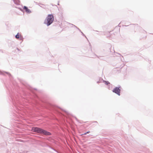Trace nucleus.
Instances as JSON below:
<instances>
[{
	"mask_svg": "<svg viewBox=\"0 0 153 153\" xmlns=\"http://www.w3.org/2000/svg\"><path fill=\"white\" fill-rule=\"evenodd\" d=\"M103 82H104L106 85H108V84H110L109 82L108 81H105V80L103 81Z\"/></svg>",
	"mask_w": 153,
	"mask_h": 153,
	"instance_id": "6",
	"label": "nucleus"
},
{
	"mask_svg": "<svg viewBox=\"0 0 153 153\" xmlns=\"http://www.w3.org/2000/svg\"><path fill=\"white\" fill-rule=\"evenodd\" d=\"M23 9L25 10L26 12L29 13H30V10L26 6H24L23 7Z\"/></svg>",
	"mask_w": 153,
	"mask_h": 153,
	"instance_id": "5",
	"label": "nucleus"
},
{
	"mask_svg": "<svg viewBox=\"0 0 153 153\" xmlns=\"http://www.w3.org/2000/svg\"><path fill=\"white\" fill-rule=\"evenodd\" d=\"M120 90L117 87L115 88L113 91V92L116 93L119 95H120Z\"/></svg>",
	"mask_w": 153,
	"mask_h": 153,
	"instance_id": "3",
	"label": "nucleus"
},
{
	"mask_svg": "<svg viewBox=\"0 0 153 153\" xmlns=\"http://www.w3.org/2000/svg\"><path fill=\"white\" fill-rule=\"evenodd\" d=\"M89 132H90V131H87V132L86 133H84L83 134H84V135H85V134H88V133H89Z\"/></svg>",
	"mask_w": 153,
	"mask_h": 153,
	"instance_id": "7",
	"label": "nucleus"
},
{
	"mask_svg": "<svg viewBox=\"0 0 153 153\" xmlns=\"http://www.w3.org/2000/svg\"><path fill=\"white\" fill-rule=\"evenodd\" d=\"M53 16L52 15H49L45 21V23L48 26H49L53 22Z\"/></svg>",
	"mask_w": 153,
	"mask_h": 153,
	"instance_id": "2",
	"label": "nucleus"
},
{
	"mask_svg": "<svg viewBox=\"0 0 153 153\" xmlns=\"http://www.w3.org/2000/svg\"><path fill=\"white\" fill-rule=\"evenodd\" d=\"M32 130L33 132L43 134L47 135H50L51 134L50 132L38 127H33L32 128Z\"/></svg>",
	"mask_w": 153,
	"mask_h": 153,
	"instance_id": "1",
	"label": "nucleus"
},
{
	"mask_svg": "<svg viewBox=\"0 0 153 153\" xmlns=\"http://www.w3.org/2000/svg\"><path fill=\"white\" fill-rule=\"evenodd\" d=\"M17 39H19V40L22 41L23 40V37L19 33L15 36Z\"/></svg>",
	"mask_w": 153,
	"mask_h": 153,
	"instance_id": "4",
	"label": "nucleus"
}]
</instances>
